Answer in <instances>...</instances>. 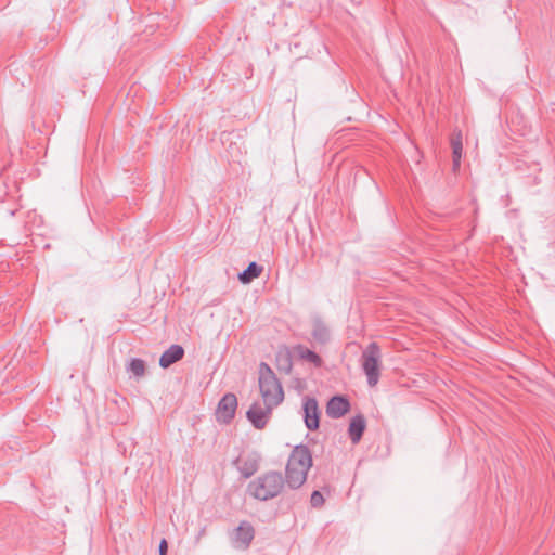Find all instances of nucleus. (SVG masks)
Returning <instances> with one entry per match:
<instances>
[{
  "label": "nucleus",
  "instance_id": "20",
  "mask_svg": "<svg viewBox=\"0 0 555 555\" xmlns=\"http://www.w3.org/2000/svg\"><path fill=\"white\" fill-rule=\"evenodd\" d=\"M168 552V542L165 538H163L158 545L159 555H167Z\"/></svg>",
  "mask_w": 555,
  "mask_h": 555
},
{
  "label": "nucleus",
  "instance_id": "15",
  "mask_svg": "<svg viewBox=\"0 0 555 555\" xmlns=\"http://www.w3.org/2000/svg\"><path fill=\"white\" fill-rule=\"evenodd\" d=\"M263 267L258 264L257 262H250L246 269L238 273V281L243 284H249L255 279L260 276L262 273Z\"/></svg>",
  "mask_w": 555,
  "mask_h": 555
},
{
  "label": "nucleus",
  "instance_id": "7",
  "mask_svg": "<svg viewBox=\"0 0 555 555\" xmlns=\"http://www.w3.org/2000/svg\"><path fill=\"white\" fill-rule=\"evenodd\" d=\"M302 414L304 423L309 430L314 431L319 429L321 411L319 409L318 400L314 397H305Z\"/></svg>",
  "mask_w": 555,
  "mask_h": 555
},
{
  "label": "nucleus",
  "instance_id": "6",
  "mask_svg": "<svg viewBox=\"0 0 555 555\" xmlns=\"http://www.w3.org/2000/svg\"><path fill=\"white\" fill-rule=\"evenodd\" d=\"M237 409V398L234 393H225L218 402L216 409V420L221 424H230L235 416Z\"/></svg>",
  "mask_w": 555,
  "mask_h": 555
},
{
  "label": "nucleus",
  "instance_id": "8",
  "mask_svg": "<svg viewBox=\"0 0 555 555\" xmlns=\"http://www.w3.org/2000/svg\"><path fill=\"white\" fill-rule=\"evenodd\" d=\"M350 401L346 396H333L326 404V414L331 418H340L350 411Z\"/></svg>",
  "mask_w": 555,
  "mask_h": 555
},
{
  "label": "nucleus",
  "instance_id": "5",
  "mask_svg": "<svg viewBox=\"0 0 555 555\" xmlns=\"http://www.w3.org/2000/svg\"><path fill=\"white\" fill-rule=\"evenodd\" d=\"M263 406L259 402H254L248 411L246 417L256 429H263L269 418L272 415V411L278 405H270L269 402H263Z\"/></svg>",
  "mask_w": 555,
  "mask_h": 555
},
{
  "label": "nucleus",
  "instance_id": "19",
  "mask_svg": "<svg viewBox=\"0 0 555 555\" xmlns=\"http://www.w3.org/2000/svg\"><path fill=\"white\" fill-rule=\"evenodd\" d=\"M310 503H311V506L314 507V508L322 507L323 504H324V496H323V494L319 490H314L311 493Z\"/></svg>",
  "mask_w": 555,
  "mask_h": 555
},
{
  "label": "nucleus",
  "instance_id": "13",
  "mask_svg": "<svg viewBox=\"0 0 555 555\" xmlns=\"http://www.w3.org/2000/svg\"><path fill=\"white\" fill-rule=\"evenodd\" d=\"M452 147V165L453 170L456 171L461 166V158L463 153V137L461 130H455L451 137Z\"/></svg>",
  "mask_w": 555,
  "mask_h": 555
},
{
  "label": "nucleus",
  "instance_id": "10",
  "mask_svg": "<svg viewBox=\"0 0 555 555\" xmlns=\"http://www.w3.org/2000/svg\"><path fill=\"white\" fill-rule=\"evenodd\" d=\"M366 428V421L362 414H357L350 420L348 435L352 443H358Z\"/></svg>",
  "mask_w": 555,
  "mask_h": 555
},
{
  "label": "nucleus",
  "instance_id": "1",
  "mask_svg": "<svg viewBox=\"0 0 555 555\" xmlns=\"http://www.w3.org/2000/svg\"><path fill=\"white\" fill-rule=\"evenodd\" d=\"M312 466V454L306 444L296 446L288 457L285 467L284 486L292 490L299 489L307 480V475Z\"/></svg>",
  "mask_w": 555,
  "mask_h": 555
},
{
  "label": "nucleus",
  "instance_id": "9",
  "mask_svg": "<svg viewBox=\"0 0 555 555\" xmlns=\"http://www.w3.org/2000/svg\"><path fill=\"white\" fill-rule=\"evenodd\" d=\"M184 349L181 345L173 344L167 350H165L159 358V366L162 369H168L172 364L182 360L184 357Z\"/></svg>",
  "mask_w": 555,
  "mask_h": 555
},
{
  "label": "nucleus",
  "instance_id": "3",
  "mask_svg": "<svg viewBox=\"0 0 555 555\" xmlns=\"http://www.w3.org/2000/svg\"><path fill=\"white\" fill-rule=\"evenodd\" d=\"M259 390L263 402L280 405L284 400V390L280 379L266 362L259 364Z\"/></svg>",
  "mask_w": 555,
  "mask_h": 555
},
{
  "label": "nucleus",
  "instance_id": "21",
  "mask_svg": "<svg viewBox=\"0 0 555 555\" xmlns=\"http://www.w3.org/2000/svg\"><path fill=\"white\" fill-rule=\"evenodd\" d=\"M476 228V221L473 222V230Z\"/></svg>",
  "mask_w": 555,
  "mask_h": 555
},
{
  "label": "nucleus",
  "instance_id": "12",
  "mask_svg": "<svg viewBox=\"0 0 555 555\" xmlns=\"http://www.w3.org/2000/svg\"><path fill=\"white\" fill-rule=\"evenodd\" d=\"M311 335L314 338V340H317L318 343H320L322 345L327 344L331 339L330 328L327 327V325L323 322V320L319 315H315L312 319Z\"/></svg>",
  "mask_w": 555,
  "mask_h": 555
},
{
  "label": "nucleus",
  "instance_id": "11",
  "mask_svg": "<svg viewBox=\"0 0 555 555\" xmlns=\"http://www.w3.org/2000/svg\"><path fill=\"white\" fill-rule=\"evenodd\" d=\"M260 456L257 453H250L240 460L238 470L244 478L251 477L259 469Z\"/></svg>",
  "mask_w": 555,
  "mask_h": 555
},
{
  "label": "nucleus",
  "instance_id": "2",
  "mask_svg": "<svg viewBox=\"0 0 555 555\" xmlns=\"http://www.w3.org/2000/svg\"><path fill=\"white\" fill-rule=\"evenodd\" d=\"M284 489V478L282 473L270 470L256 479L251 480L247 486V492L259 501H268L276 498Z\"/></svg>",
  "mask_w": 555,
  "mask_h": 555
},
{
  "label": "nucleus",
  "instance_id": "14",
  "mask_svg": "<svg viewBox=\"0 0 555 555\" xmlns=\"http://www.w3.org/2000/svg\"><path fill=\"white\" fill-rule=\"evenodd\" d=\"M255 537V530L248 521H242L235 529V540L248 547Z\"/></svg>",
  "mask_w": 555,
  "mask_h": 555
},
{
  "label": "nucleus",
  "instance_id": "4",
  "mask_svg": "<svg viewBox=\"0 0 555 555\" xmlns=\"http://www.w3.org/2000/svg\"><path fill=\"white\" fill-rule=\"evenodd\" d=\"M362 370L366 376L367 385L374 387L377 385L380 376V348L377 343H370L363 350L362 356Z\"/></svg>",
  "mask_w": 555,
  "mask_h": 555
},
{
  "label": "nucleus",
  "instance_id": "18",
  "mask_svg": "<svg viewBox=\"0 0 555 555\" xmlns=\"http://www.w3.org/2000/svg\"><path fill=\"white\" fill-rule=\"evenodd\" d=\"M279 362V369L281 371H284L286 374H288L292 370V359L288 353H285L283 356H279L278 358Z\"/></svg>",
  "mask_w": 555,
  "mask_h": 555
},
{
  "label": "nucleus",
  "instance_id": "16",
  "mask_svg": "<svg viewBox=\"0 0 555 555\" xmlns=\"http://www.w3.org/2000/svg\"><path fill=\"white\" fill-rule=\"evenodd\" d=\"M296 350H297L300 359L312 363L315 367H320L322 365L323 360L315 351H313L302 345H299L296 348Z\"/></svg>",
  "mask_w": 555,
  "mask_h": 555
},
{
  "label": "nucleus",
  "instance_id": "17",
  "mask_svg": "<svg viewBox=\"0 0 555 555\" xmlns=\"http://www.w3.org/2000/svg\"><path fill=\"white\" fill-rule=\"evenodd\" d=\"M134 377L140 378L145 374V362L140 358H132L126 367Z\"/></svg>",
  "mask_w": 555,
  "mask_h": 555
}]
</instances>
